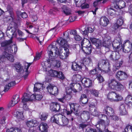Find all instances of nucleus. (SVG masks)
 Segmentation results:
<instances>
[{
	"mask_svg": "<svg viewBox=\"0 0 132 132\" xmlns=\"http://www.w3.org/2000/svg\"><path fill=\"white\" fill-rule=\"evenodd\" d=\"M110 54L109 58L113 61L118 60L120 57V55L118 52H111Z\"/></svg>",
	"mask_w": 132,
	"mask_h": 132,
	"instance_id": "5701e85b",
	"label": "nucleus"
},
{
	"mask_svg": "<svg viewBox=\"0 0 132 132\" xmlns=\"http://www.w3.org/2000/svg\"><path fill=\"white\" fill-rule=\"evenodd\" d=\"M76 86L77 87H78V90L79 91L81 90H82V88L80 84L79 83H77L75 82V83H71L70 85V88L72 89L74 87Z\"/></svg>",
	"mask_w": 132,
	"mask_h": 132,
	"instance_id": "8fccbe9b",
	"label": "nucleus"
},
{
	"mask_svg": "<svg viewBox=\"0 0 132 132\" xmlns=\"http://www.w3.org/2000/svg\"><path fill=\"white\" fill-rule=\"evenodd\" d=\"M38 128L41 132H47L48 126L45 122L41 123L38 126Z\"/></svg>",
	"mask_w": 132,
	"mask_h": 132,
	"instance_id": "393cba45",
	"label": "nucleus"
},
{
	"mask_svg": "<svg viewBox=\"0 0 132 132\" xmlns=\"http://www.w3.org/2000/svg\"><path fill=\"white\" fill-rule=\"evenodd\" d=\"M89 39L92 43L95 44L97 47H99L102 45L100 41L94 38H90Z\"/></svg>",
	"mask_w": 132,
	"mask_h": 132,
	"instance_id": "c756f323",
	"label": "nucleus"
},
{
	"mask_svg": "<svg viewBox=\"0 0 132 132\" xmlns=\"http://www.w3.org/2000/svg\"><path fill=\"white\" fill-rule=\"evenodd\" d=\"M112 46L114 49L117 51L122 49L125 53H128L132 51V43L129 40L124 42L123 46L121 42V38L120 37L116 38L112 43Z\"/></svg>",
	"mask_w": 132,
	"mask_h": 132,
	"instance_id": "f257e3e1",
	"label": "nucleus"
},
{
	"mask_svg": "<svg viewBox=\"0 0 132 132\" xmlns=\"http://www.w3.org/2000/svg\"><path fill=\"white\" fill-rule=\"evenodd\" d=\"M114 112V111L113 109L108 106L104 107L102 112L103 114H106L109 116L113 114Z\"/></svg>",
	"mask_w": 132,
	"mask_h": 132,
	"instance_id": "412c9836",
	"label": "nucleus"
},
{
	"mask_svg": "<svg viewBox=\"0 0 132 132\" xmlns=\"http://www.w3.org/2000/svg\"><path fill=\"white\" fill-rule=\"evenodd\" d=\"M59 115L56 114L52 117L51 119V121L52 122L55 123L57 124H59L58 116Z\"/></svg>",
	"mask_w": 132,
	"mask_h": 132,
	"instance_id": "79ce46f5",
	"label": "nucleus"
},
{
	"mask_svg": "<svg viewBox=\"0 0 132 132\" xmlns=\"http://www.w3.org/2000/svg\"><path fill=\"white\" fill-rule=\"evenodd\" d=\"M66 92L67 94L66 96V97L68 96L69 97L68 99H70L71 97V96L70 94L71 93L72 89L68 87L66 88Z\"/></svg>",
	"mask_w": 132,
	"mask_h": 132,
	"instance_id": "3c124183",
	"label": "nucleus"
},
{
	"mask_svg": "<svg viewBox=\"0 0 132 132\" xmlns=\"http://www.w3.org/2000/svg\"><path fill=\"white\" fill-rule=\"evenodd\" d=\"M51 61H52L51 60H47L46 61L42 62L41 64L44 71H45L47 75L52 77H56L57 74V71L51 69V65L49 63Z\"/></svg>",
	"mask_w": 132,
	"mask_h": 132,
	"instance_id": "20e7f679",
	"label": "nucleus"
},
{
	"mask_svg": "<svg viewBox=\"0 0 132 132\" xmlns=\"http://www.w3.org/2000/svg\"><path fill=\"white\" fill-rule=\"evenodd\" d=\"M97 73V71L96 69L91 70L89 72V73L90 75H94Z\"/></svg>",
	"mask_w": 132,
	"mask_h": 132,
	"instance_id": "0e129e2a",
	"label": "nucleus"
},
{
	"mask_svg": "<svg viewBox=\"0 0 132 132\" xmlns=\"http://www.w3.org/2000/svg\"><path fill=\"white\" fill-rule=\"evenodd\" d=\"M119 108L120 114L121 115H124L127 114V112L124 104L121 105L119 106Z\"/></svg>",
	"mask_w": 132,
	"mask_h": 132,
	"instance_id": "473e14b6",
	"label": "nucleus"
},
{
	"mask_svg": "<svg viewBox=\"0 0 132 132\" xmlns=\"http://www.w3.org/2000/svg\"><path fill=\"white\" fill-rule=\"evenodd\" d=\"M12 114L15 117H16L17 120L18 121L23 120L24 119L23 112L22 111H17L15 112L12 113Z\"/></svg>",
	"mask_w": 132,
	"mask_h": 132,
	"instance_id": "4be33fe9",
	"label": "nucleus"
},
{
	"mask_svg": "<svg viewBox=\"0 0 132 132\" xmlns=\"http://www.w3.org/2000/svg\"><path fill=\"white\" fill-rule=\"evenodd\" d=\"M108 19L105 16L102 17L100 20V23L101 25L106 26L109 23Z\"/></svg>",
	"mask_w": 132,
	"mask_h": 132,
	"instance_id": "c85d7f7f",
	"label": "nucleus"
},
{
	"mask_svg": "<svg viewBox=\"0 0 132 132\" xmlns=\"http://www.w3.org/2000/svg\"><path fill=\"white\" fill-rule=\"evenodd\" d=\"M96 78L100 83L104 81V79L103 77L100 74L97 75Z\"/></svg>",
	"mask_w": 132,
	"mask_h": 132,
	"instance_id": "052dcab7",
	"label": "nucleus"
},
{
	"mask_svg": "<svg viewBox=\"0 0 132 132\" xmlns=\"http://www.w3.org/2000/svg\"><path fill=\"white\" fill-rule=\"evenodd\" d=\"M128 76L127 75L126 72L121 71H118L116 74V78L119 81L126 79Z\"/></svg>",
	"mask_w": 132,
	"mask_h": 132,
	"instance_id": "f3484780",
	"label": "nucleus"
},
{
	"mask_svg": "<svg viewBox=\"0 0 132 132\" xmlns=\"http://www.w3.org/2000/svg\"><path fill=\"white\" fill-rule=\"evenodd\" d=\"M12 43V41L11 39L8 40H6L1 43V45L2 47H7V48L5 49V52H8L10 53H13V50L11 46H10V44Z\"/></svg>",
	"mask_w": 132,
	"mask_h": 132,
	"instance_id": "ddd939ff",
	"label": "nucleus"
},
{
	"mask_svg": "<svg viewBox=\"0 0 132 132\" xmlns=\"http://www.w3.org/2000/svg\"><path fill=\"white\" fill-rule=\"evenodd\" d=\"M14 67L18 72H20L23 69V67L21 64L19 63H16L14 65Z\"/></svg>",
	"mask_w": 132,
	"mask_h": 132,
	"instance_id": "c03bdc74",
	"label": "nucleus"
},
{
	"mask_svg": "<svg viewBox=\"0 0 132 132\" xmlns=\"http://www.w3.org/2000/svg\"><path fill=\"white\" fill-rule=\"evenodd\" d=\"M61 117V121L62 123V124L63 126H65L67 125L69 123L68 119L64 116H62Z\"/></svg>",
	"mask_w": 132,
	"mask_h": 132,
	"instance_id": "a18cd8bd",
	"label": "nucleus"
},
{
	"mask_svg": "<svg viewBox=\"0 0 132 132\" xmlns=\"http://www.w3.org/2000/svg\"><path fill=\"white\" fill-rule=\"evenodd\" d=\"M26 123L27 126L30 128L35 127L37 125V121L33 119L27 120Z\"/></svg>",
	"mask_w": 132,
	"mask_h": 132,
	"instance_id": "a878e982",
	"label": "nucleus"
},
{
	"mask_svg": "<svg viewBox=\"0 0 132 132\" xmlns=\"http://www.w3.org/2000/svg\"><path fill=\"white\" fill-rule=\"evenodd\" d=\"M91 94L96 97H98L99 94L98 91L95 89H92L90 90Z\"/></svg>",
	"mask_w": 132,
	"mask_h": 132,
	"instance_id": "6e6d98bb",
	"label": "nucleus"
},
{
	"mask_svg": "<svg viewBox=\"0 0 132 132\" xmlns=\"http://www.w3.org/2000/svg\"><path fill=\"white\" fill-rule=\"evenodd\" d=\"M35 94L31 95L29 94L25 93L23 95L22 98L21 103L20 104L19 107L23 108L25 110H28V106L27 105V103L28 101H32L33 99V97L35 98L37 100H40L43 97L42 94L43 92H36Z\"/></svg>",
	"mask_w": 132,
	"mask_h": 132,
	"instance_id": "f03ea898",
	"label": "nucleus"
},
{
	"mask_svg": "<svg viewBox=\"0 0 132 132\" xmlns=\"http://www.w3.org/2000/svg\"><path fill=\"white\" fill-rule=\"evenodd\" d=\"M108 85L110 89L118 91H122L124 89L123 85L114 79L109 80L108 82Z\"/></svg>",
	"mask_w": 132,
	"mask_h": 132,
	"instance_id": "7ed1b4c3",
	"label": "nucleus"
},
{
	"mask_svg": "<svg viewBox=\"0 0 132 132\" xmlns=\"http://www.w3.org/2000/svg\"><path fill=\"white\" fill-rule=\"evenodd\" d=\"M108 99L112 102H118L122 100L123 97L116 92L110 91L107 95Z\"/></svg>",
	"mask_w": 132,
	"mask_h": 132,
	"instance_id": "1a4fd4ad",
	"label": "nucleus"
},
{
	"mask_svg": "<svg viewBox=\"0 0 132 132\" xmlns=\"http://www.w3.org/2000/svg\"><path fill=\"white\" fill-rule=\"evenodd\" d=\"M109 62L104 60L100 61L98 64L99 70L104 73H108L111 70Z\"/></svg>",
	"mask_w": 132,
	"mask_h": 132,
	"instance_id": "6e6552de",
	"label": "nucleus"
},
{
	"mask_svg": "<svg viewBox=\"0 0 132 132\" xmlns=\"http://www.w3.org/2000/svg\"><path fill=\"white\" fill-rule=\"evenodd\" d=\"M106 119V122H105V121L102 119H100L97 122V124L96 125L97 128L99 129L102 130H105L107 127L108 126L109 123V121L107 117Z\"/></svg>",
	"mask_w": 132,
	"mask_h": 132,
	"instance_id": "9d476101",
	"label": "nucleus"
},
{
	"mask_svg": "<svg viewBox=\"0 0 132 132\" xmlns=\"http://www.w3.org/2000/svg\"><path fill=\"white\" fill-rule=\"evenodd\" d=\"M125 132H132V126L130 125L127 126L125 129Z\"/></svg>",
	"mask_w": 132,
	"mask_h": 132,
	"instance_id": "bf43d9fd",
	"label": "nucleus"
},
{
	"mask_svg": "<svg viewBox=\"0 0 132 132\" xmlns=\"http://www.w3.org/2000/svg\"><path fill=\"white\" fill-rule=\"evenodd\" d=\"M48 116V113L44 112L40 114L39 117L42 120L44 121L46 119Z\"/></svg>",
	"mask_w": 132,
	"mask_h": 132,
	"instance_id": "de8ad7c7",
	"label": "nucleus"
},
{
	"mask_svg": "<svg viewBox=\"0 0 132 132\" xmlns=\"http://www.w3.org/2000/svg\"><path fill=\"white\" fill-rule=\"evenodd\" d=\"M61 48H60L57 52V56H59L60 59L62 60L66 59L69 55V49L65 48L64 50L65 52L63 53V52Z\"/></svg>",
	"mask_w": 132,
	"mask_h": 132,
	"instance_id": "f8f14e48",
	"label": "nucleus"
},
{
	"mask_svg": "<svg viewBox=\"0 0 132 132\" xmlns=\"http://www.w3.org/2000/svg\"><path fill=\"white\" fill-rule=\"evenodd\" d=\"M80 32L84 35H87L88 32L92 33L94 30L91 27H86L85 26H83L79 28Z\"/></svg>",
	"mask_w": 132,
	"mask_h": 132,
	"instance_id": "dca6fc26",
	"label": "nucleus"
},
{
	"mask_svg": "<svg viewBox=\"0 0 132 132\" xmlns=\"http://www.w3.org/2000/svg\"><path fill=\"white\" fill-rule=\"evenodd\" d=\"M84 60V63L86 64H89L91 61V59L89 58H86Z\"/></svg>",
	"mask_w": 132,
	"mask_h": 132,
	"instance_id": "774afa93",
	"label": "nucleus"
},
{
	"mask_svg": "<svg viewBox=\"0 0 132 132\" xmlns=\"http://www.w3.org/2000/svg\"><path fill=\"white\" fill-rule=\"evenodd\" d=\"M7 9L8 10L7 11L9 13L10 17L12 19H13L14 17V13L13 12V9L11 7L9 9H8V7Z\"/></svg>",
	"mask_w": 132,
	"mask_h": 132,
	"instance_id": "680f3d73",
	"label": "nucleus"
},
{
	"mask_svg": "<svg viewBox=\"0 0 132 132\" xmlns=\"http://www.w3.org/2000/svg\"><path fill=\"white\" fill-rule=\"evenodd\" d=\"M57 44L56 42H53L48 48V53L50 59L53 60L57 56Z\"/></svg>",
	"mask_w": 132,
	"mask_h": 132,
	"instance_id": "39448f33",
	"label": "nucleus"
},
{
	"mask_svg": "<svg viewBox=\"0 0 132 132\" xmlns=\"http://www.w3.org/2000/svg\"><path fill=\"white\" fill-rule=\"evenodd\" d=\"M61 8L62 9L63 12L66 15H69L71 13V9L65 5H61Z\"/></svg>",
	"mask_w": 132,
	"mask_h": 132,
	"instance_id": "7c9ffc66",
	"label": "nucleus"
},
{
	"mask_svg": "<svg viewBox=\"0 0 132 132\" xmlns=\"http://www.w3.org/2000/svg\"><path fill=\"white\" fill-rule=\"evenodd\" d=\"M42 54V52L40 53H37L35 56V57L34 60L36 61L39 60L41 57V55Z\"/></svg>",
	"mask_w": 132,
	"mask_h": 132,
	"instance_id": "338daca9",
	"label": "nucleus"
},
{
	"mask_svg": "<svg viewBox=\"0 0 132 132\" xmlns=\"http://www.w3.org/2000/svg\"><path fill=\"white\" fill-rule=\"evenodd\" d=\"M16 13L18 16H21L23 18H26L28 17L27 14L25 12L22 13L20 11H18L16 12Z\"/></svg>",
	"mask_w": 132,
	"mask_h": 132,
	"instance_id": "09e8293b",
	"label": "nucleus"
},
{
	"mask_svg": "<svg viewBox=\"0 0 132 132\" xmlns=\"http://www.w3.org/2000/svg\"><path fill=\"white\" fill-rule=\"evenodd\" d=\"M69 105L71 109L75 111L74 112L75 114L77 116L79 115V112L78 110L80 106L79 105L77 104L74 103H71L69 104Z\"/></svg>",
	"mask_w": 132,
	"mask_h": 132,
	"instance_id": "b1692460",
	"label": "nucleus"
},
{
	"mask_svg": "<svg viewBox=\"0 0 132 132\" xmlns=\"http://www.w3.org/2000/svg\"><path fill=\"white\" fill-rule=\"evenodd\" d=\"M117 11L112 8L109 9L108 10V14L109 15L113 16L116 13Z\"/></svg>",
	"mask_w": 132,
	"mask_h": 132,
	"instance_id": "603ef678",
	"label": "nucleus"
},
{
	"mask_svg": "<svg viewBox=\"0 0 132 132\" xmlns=\"http://www.w3.org/2000/svg\"><path fill=\"white\" fill-rule=\"evenodd\" d=\"M16 30V29L14 27H9L6 31V34L9 38H12L13 35Z\"/></svg>",
	"mask_w": 132,
	"mask_h": 132,
	"instance_id": "6ab92c4d",
	"label": "nucleus"
},
{
	"mask_svg": "<svg viewBox=\"0 0 132 132\" xmlns=\"http://www.w3.org/2000/svg\"><path fill=\"white\" fill-rule=\"evenodd\" d=\"M43 84L39 82L36 83L34 85V90L35 92H41L42 93L43 92V89L44 88L43 87Z\"/></svg>",
	"mask_w": 132,
	"mask_h": 132,
	"instance_id": "aec40b11",
	"label": "nucleus"
},
{
	"mask_svg": "<svg viewBox=\"0 0 132 132\" xmlns=\"http://www.w3.org/2000/svg\"><path fill=\"white\" fill-rule=\"evenodd\" d=\"M72 69L74 71H78L80 70L81 69V67L78 64L75 62H73L72 63Z\"/></svg>",
	"mask_w": 132,
	"mask_h": 132,
	"instance_id": "a19ab883",
	"label": "nucleus"
},
{
	"mask_svg": "<svg viewBox=\"0 0 132 132\" xmlns=\"http://www.w3.org/2000/svg\"><path fill=\"white\" fill-rule=\"evenodd\" d=\"M81 82L83 85L85 86L89 87L92 86V81L89 78H84L82 79Z\"/></svg>",
	"mask_w": 132,
	"mask_h": 132,
	"instance_id": "a211bd4d",
	"label": "nucleus"
},
{
	"mask_svg": "<svg viewBox=\"0 0 132 132\" xmlns=\"http://www.w3.org/2000/svg\"><path fill=\"white\" fill-rule=\"evenodd\" d=\"M81 78V76L79 74L74 75L72 78V81L76 83L80 80Z\"/></svg>",
	"mask_w": 132,
	"mask_h": 132,
	"instance_id": "4c0bfd02",
	"label": "nucleus"
},
{
	"mask_svg": "<svg viewBox=\"0 0 132 132\" xmlns=\"http://www.w3.org/2000/svg\"><path fill=\"white\" fill-rule=\"evenodd\" d=\"M63 111L64 114L65 115H67V117H70L71 118L72 121L73 120V118L71 115L72 113V111H68L66 109L64 110Z\"/></svg>",
	"mask_w": 132,
	"mask_h": 132,
	"instance_id": "49530a36",
	"label": "nucleus"
},
{
	"mask_svg": "<svg viewBox=\"0 0 132 132\" xmlns=\"http://www.w3.org/2000/svg\"><path fill=\"white\" fill-rule=\"evenodd\" d=\"M6 132H21V130L18 128H11L6 129Z\"/></svg>",
	"mask_w": 132,
	"mask_h": 132,
	"instance_id": "37998d69",
	"label": "nucleus"
},
{
	"mask_svg": "<svg viewBox=\"0 0 132 132\" xmlns=\"http://www.w3.org/2000/svg\"><path fill=\"white\" fill-rule=\"evenodd\" d=\"M63 37L67 39L68 42L69 41V40L71 39L70 35L69 36V34L67 32H65L63 34ZM57 42L59 45L61 46L59 47V49L60 47L61 49H63V48H64V49L65 48L68 49L69 48V46L67 43V41L64 38L62 37L59 38L57 40Z\"/></svg>",
	"mask_w": 132,
	"mask_h": 132,
	"instance_id": "423d86ee",
	"label": "nucleus"
},
{
	"mask_svg": "<svg viewBox=\"0 0 132 132\" xmlns=\"http://www.w3.org/2000/svg\"><path fill=\"white\" fill-rule=\"evenodd\" d=\"M102 38L103 46L109 49L111 46L112 43L110 37L107 35H104Z\"/></svg>",
	"mask_w": 132,
	"mask_h": 132,
	"instance_id": "9b49d317",
	"label": "nucleus"
},
{
	"mask_svg": "<svg viewBox=\"0 0 132 132\" xmlns=\"http://www.w3.org/2000/svg\"><path fill=\"white\" fill-rule=\"evenodd\" d=\"M80 48L83 52L87 54H90L92 49L89 40L86 38H84L81 42Z\"/></svg>",
	"mask_w": 132,
	"mask_h": 132,
	"instance_id": "0eeeda50",
	"label": "nucleus"
},
{
	"mask_svg": "<svg viewBox=\"0 0 132 132\" xmlns=\"http://www.w3.org/2000/svg\"><path fill=\"white\" fill-rule=\"evenodd\" d=\"M8 53L7 52H5L4 53V57L6 58V59H7L10 61L13 62L14 60V57L11 54H10V53Z\"/></svg>",
	"mask_w": 132,
	"mask_h": 132,
	"instance_id": "c9c22d12",
	"label": "nucleus"
},
{
	"mask_svg": "<svg viewBox=\"0 0 132 132\" xmlns=\"http://www.w3.org/2000/svg\"><path fill=\"white\" fill-rule=\"evenodd\" d=\"M46 88L48 92L50 94L55 96L58 94V89L56 86H53L50 84L48 85Z\"/></svg>",
	"mask_w": 132,
	"mask_h": 132,
	"instance_id": "2eb2a0df",
	"label": "nucleus"
},
{
	"mask_svg": "<svg viewBox=\"0 0 132 132\" xmlns=\"http://www.w3.org/2000/svg\"><path fill=\"white\" fill-rule=\"evenodd\" d=\"M123 22V18L122 17H120L117 20L116 23L120 26L122 25Z\"/></svg>",
	"mask_w": 132,
	"mask_h": 132,
	"instance_id": "13d9d810",
	"label": "nucleus"
},
{
	"mask_svg": "<svg viewBox=\"0 0 132 132\" xmlns=\"http://www.w3.org/2000/svg\"><path fill=\"white\" fill-rule=\"evenodd\" d=\"M15 84V81H13L10 82L8 84L6 85L4 87V90L5 92L7 91L11 87L14 86Z\"/></svg>",
	"mask_w": 132,
	"mask_h": 132,
	"instance_id": "e433bc0d",
	"label": "nucleus"
},
{
	"mask_svg": "<svg viewBox=\"0 0 132 132\" xmlns=\"http://www.w3.org/2000/svg\"><path fill=\"white\" fill-rule=\"evenodd\" d=\"M19 96L18 95H16L13 97L12 100L14 102L16 101L17 103L19 100Z\"/></svg>",
	"mask_w": 132,
	"mask_h": 132,
	"instance_id": "e2e57ef3",
	"label": "nucleus"
},
{
	"mask_svg": "<svg viewBox=\"0 0 132 132\" xmlns=\"http://www.w3.org/2000/svg\"><path fill=\"white\" fill-rule=\"evenodd\" d=\"M114 6L116 9H122L126 6L125 2L122 0H114Z\"/></svg>",
	"mask_w": 132,
	"mask_h": 132,
	"instance_id": "4468645a",
	"label": "nucleus"
},
{
	"mask_svg": "<svg viewBox=\"0 0 132 132\" xmlns=\"http://www.w3.org/2000/svg\"><path fill=\"white\" fill-rule=\"evenodd\" d=\"M50 108L53 111H59L60 110V106L56 103H52L50 106Z\"/></svg>",
	"mask_w": 132,
	"mask_h": 132,
	"instance_id": "cd10ccee",
	"label": "nucleus"
},
{
	"mask_svg": "<svg viewBox=\"0 0 132 132\" xmlns=\"http://www.w3.org/2000/svg\"><path fill=\"white\" fill-rule=\"evenodd\" d=\"M100 112L98 111L96 109H94V111L91 113V114L94 116H99V118H107V116L104 114H101V115H99Z\"/></svg>",
	"mask_w": 132,
	"mask_h": 132,
	"instance_id": "f704fd0d",
	"label": "nucleus"
},
{
	"mask_svg": "<svg viewBox=\"0 0 132 132\" xmlns=\"http://www.w3.org/2000/svg\"><path fill=\"white\" fill-rule=\"evenodd\" d=\"M123 61L122 60L116 62L113 65V69L116 71L122 65Z\"/></svg>",
	"mask_w": 132,
	"mask_h": 132,
	"instance_id": "72a5a7b5",
	"label": "nucleus"
},
{
	"mask_svg": "<svg viewBox=\"0 0 132 132\" xmlns=\"http://www.w3.org/2000/svg\"><path fill=\"white\" fill-rule=\"evenodd\" d=\"M56 77L61 79H63L65 78L62 72L61 71H57V74Z\"/></svg>",
	"mask_w": 132,
	"mask_h": 132,
	"instance_id": "5fc2aeb1",
	"label": "nucleus"
},
{
	"mask_svg": "<svg viewBox=\"0 0 132 132\" xmlns=\"http://www.w3.org/2000/svg\"><path fill=\"white\" fill-rule=\"evenodd\" d=\"M80 101L83 104H86L87 103L88 100L86 95L85 94H82L80 98Z\"/></svg>",
	"mask_w": 132,
	"mask_h": 132,
	"instance_id": "58836bf2",
	"label": "nucleus"
},
{
	"mask_svg": "<svg viewBox=\"0 0 132 132\" xmlns=\"http://www.w3.org/2000/svg\"><path fill=\"white\" fill-rule=\"evenodd\" d=\"M52 60L49 63H50L51 66L54 65L55 66H56L57 67H60L61 66V62L58 61H56L53 60Z\"/></svg>",
	"mask_w": 132,
	"mask_h": 132,
	"instance_id": "ea45409f",
	"label": "nucleus"
},
{
	"mask_svg": "<svg viewBox=\"0 0 132 132\" xmlns=\"http://www.w3.org/2000/svg\"><path fill=\"white\" fill-rule=\"evenodd\" d=\"M69 33L70 35H73L75 40L77 41H79L82 39V37L77 34V31L76 30H71Z\"/></svg>",
	"mask_w": 132,
	"mask_h": 132,
	"instance_id": "bb28decb",
	"label": "nucleus"
},
{
	"mask_svg": "<svg viewBox=\"0 0 132 132\" xmlns=\"http://www.w3.org/2000/svg\"><path fill=\"white\" fill-rule=\"evenodd\" d=\"M31 64V63H26L24 64V69L23 71L26 72L25 75L24 76L25 79H26L30 73V72L28 71V70Z\"/></svg>",
	"mask_w": 132,
	"mask_h": 132,
	"instance_id": "2f4dec72",
	"label": "nucleus"
},
{
	"mask_svg": "<svg viewBox=\"0 0 132 132\" xmlns=\"http://www.w3.org/2000/svg\"><path fill=\"white\" fill-rule=\"evenodd\" d=\"M80 114L81 115H82V114L86 115V116H87L88 119H89L90 118V117L89 116V114L88 112L87 111H81Z\"/></svg>",
	"mask_w": 132,
	"mask_h": 132,
	"instance_id": "69168bd1",
	"label": "nucleus"
},
{
	"mask_svg": "<svg viewBox=\"0 0 132 132\" xmlns=\"http://www.w3.org/2000/svg\"><path fill=\"white\" fill-rule=\"evenodd\" d=\"M109 117L110 119H111L112 120L114 121H117L119 119V117L115 115L114 113Z\"/></svg>",
	"mask_w": 132,
	"mask_h": 132,
	"instance_id": "864d4df0",
	"label": "nucleus"
},
{
	"mask_svg": "<svg viewBox=\"0 0 132 132\" xmlns=\"http://www.w3.org/2000/svg\"><path fill=\"white\" fill-rule=\"evenodd\" d=\"M125 101L129 103H131L132 106V96L129 95H128L126 98Z\"/></svg>",
	"mask_w": 132,
	"mask_h": 132,
	"instance_id": "4d7b16f0",
	"label": "nucleus"
}]
</instances>
